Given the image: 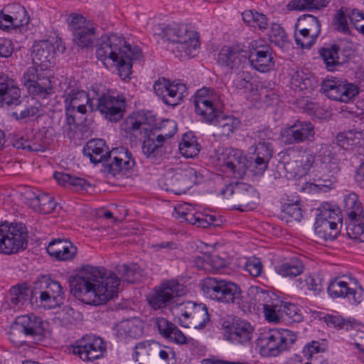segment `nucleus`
Returning a JSON list of instances; mask_svg holds the SVG:
<instances>
[{"instance_id":"obj_24","label":"nucleus","mask_w":364,"mask_h":364,"mask_svg":"<svg viewBox=\"0 0 364 364\" xmlns=\"http://www.w3.org/2000/svg\"><path fill=\"white\" fill-rule=\"evenodd\" d=\"M247 59V53L238 45L223 47L218 56L219 64L231 70L238 69Z\"/></svg>"},{"instance_id":"obj_11","label":"nucleus","mask_w":364,"mask_h":364,"mask_svg":"<svg viewBox=\"0 0 364 364\" xmlns=\"http://www.w3.org/2000/svg\"><path fill=\"white\" fill-rule=\"evenodd\" d=\"M296 338V335L288 329L269 330L260 338L262 350L267 355L277 356L291 348Z\"/></svg>"},{"instance_id":"obj_14","label":"nucleus","mask_w":364,"mask_h":364,"mask_svg":"<svg viewBox=\"0 0 364 364\" xmlns=\"http://www.w3.org/2000/svg\"><path fill=\"white\" fill-rule=\"evenodd\" d=\"M321 86L322 93L328 98L342 102H348L358 93V87L353 84L336 79H326Z\"/></svg>"},{"instance_id":"obj_56","label":"nucleus","mask_w":364,"mask_h":364,"mask_svg":"<svg viewBox=\"0 0 364 364\" xmlns=\"http://www.w3.org/2000/svg\"><path fill=\"white\" fill-rule=\"evenodd\" d=\"M207 262L205 264V271L215 273L225 266V261L217 255H206Z\"/></svg>"},{"instance_id":"obj_40","label":"nucleus","mask_w":364,"mask_h":364,"mask_svg":"<svg viewBox=\"0 0 364 364\" xmlns=\"http://www.w3.org/2000/svg\"><path fill=\"white\" fill-rule=\"evenodd\" d=\"M95 28L91 25L75 31L73 34V41L76 45L82 48H91L95 38Z\"/></svg>"},{"instance_id":"obj_29","label":"nucleus","mask_w":364,"mask_h":364,"mask_svg":"<svg viewBox=\"0 0 364 364\" xmlns=\"http://www.w3.org/2000/svg\"><path fill=\"white\" fill-rule=\"evenodd\" d=\"M143 331L144 323L136 318L122 321L116 326L117 337L125 342L140 338Z\"/></svg>"},{"instance_id":"obj_43","label":"nucleus","mask_w":364,"mask_h":364,"mask_svg":"<svg viewBox=\"0 0 364 364\" xmlns=\"http://www.w3.org/2000/svg\"><path fill=\"white\" fill-rule=\"evenodd\" d=\"M296 28H306V31L312 33V36H319L321 33V22L318 18L311 14H304L301 16L296 23Z\"/></svg>"},{"instance_id":"obj_9","label":"nucleus","mask_w":364,"mask_h":364,"mask_svg":"<svg viewBox=\"0 0 364 364\" xmlns=\"http://www.w3.org/2000/svg\"><path fill=\"white\" fill-rule=\"evenodd\" d=\"M343 211L347 216L346 231L348 237L364 241V210L358 196L350 193L344 197Z\"/></svg>"},{"instance_id":"obj_39","label":"nucleus","mask_w":364,"mask_h":364,"mask_svg":"<svg viewBox=\"0 0 364 364\" xmlns=\"http://www.w3.org/2000/svg\"><path fill=\"white\" fill-rule=\"evenodd\" d=\"M27 90L33 95L38 96L43 99L46 98L48 95H51L53 90L49 75L46 74L44 76H41L33 85L28 86Z\"/></svg>"},{"instance_id":"obj_37","label":"nucleus","mask_w":364,"mask_h":364,"mask_svg":"<svg viewBox=\"0 0 364 364\" xmlns=\"http://www.w3.org/2000/svg\"><path fill=\"white\" fill-rule=\"evenodd\" d=\"M339 51L340 47L336 44L328 48H323L320 50L321 56L329 71H333L336 66L342 64L343 62L340 59Z\"/></svg>"},{"instance_id":"obj_63","label":"nucleus","mask_w":364,"mask_h":364,"mask_svg":"<svg viewBox=\"0 0 364 364\" xmlns=\"http://www.w3.org/2000/svg\"><path fill=\"white\" fill-rule=\"evenodd\" d=\"M196 213L190 208L187 203L179 204L174 208L173 216L176 218H181V221H186L189 223V215H195Z\"/></svg>"},{"instance_id":"obj_46","label":"nucleus","mask_w":364,"mask_h":364,"mask_svg":"<svg viewBox=\"0 0 364 364\" xmlns=\"http://www.w3.org/2000/svg\"><path fill=\"white\" fill-rule=\"evenodd\" d=\"M222 279L218 277H206L201 281L200 287L203 294L208 299L213 300L220 286Z\"/></svg>"},{"instance_id":"obj_34","label":"nucleus","mask_w":364,"mask_h":364,"mask_svg":"<svg viewBox=\"0 0 364 364\" xmlns=\"http://www.w3.org/2000/svg\"><path fill=\"white\" fill-rule=\"evenodd\" d=\"M28 204L33 208L38 210L43 214H50L53 213L56 206L57 203L54 198L47 193H41L38 196L28 197Z\"/></svg>"},{"instance_id":"obj_6","label":"nucleus","mask_w":364,"mask_h":364,"mask_svg":"<svg viewBox=\"0 0 364 364\" xmlns=\"http://www.w3.org/2000/svg\"><path fill=\"white\" fill-rule=\"evenodd\" d=\"M160 36L176 44L175 49L181 58H193L199 50V36L186 26L172 23L162 28Z\"/></svg>"},{"instance_id":"obj_1","label":"nucleus","mask_w":364,"mask_h":364,"mask_svg":"<svg viewBox=\"0 0 364 364\" xmlns=\"http://www.w3.org/2000/svg\"><path fill=\"white\" fill-rule=\"evenodd\" d=\"M119 279L103 267L83 266L70 279L74 296L82 302L94 306L105 304L117 294Z\"/></svg>"},{"instance_id":"obj_42","label":"nucleus","mask_w":364,"mask_h":364,"mask_svg":"<svg viewBox=\"0 0 364 364\" xmlns=\"http://www.w3.org/2000/svg\"><path fill=\"white\" fill-rule=\"evenodd\" d=\"M179 151L186 158H193L198 155L200 151L199 144L192 134L186 133L183 135L179 144Z\"/></svg>"},{"instance_id":"obj_44","label":"nucleus","mask_w":364,"mask_h":364,"mask_svg":"<svg viewBox=\"0 0 364 364\" xmlns=\"http://www.w3.org/2000/svg\"><path fill=\"white\" fill-rule=\"evenodd\" d=\"M244 187L245 186L241 184L240 188L237 189V196H235V200L240 203L238 207L235 208L240 211L253 208L252 205V198L255 193L252 188H245Z\"/></svg>"},{"instance_id":"obj_22","label":"nucleus","mask_w":364,"mask_h":364,"mask_svg":"<svg viewBox=\"0 0 364 364\" xmlns=\"http://www.w3.org/2000/svg\"><path fill=\"white\" fill-rule=\"evenodd\" d=\"M252 43L248 55V63L257 71L265 73L274 67L273 57L269 48L265 45L257 46V43Z\"/></svg>"},{"instance_id":"obj_31","label":"nucleus","mask_w":364,"mask_h":364,"mask_svg":"<svg viewBox=\"0 0 364 364\" xmlns=\"http://www.w3.org/2000/svg\"><path fill=\"white\" fill-rule=\"evenodd\" d=\"M13 331L23 332L26 336H36L41 334L42 326L40 318L33 315H23L16 319Z\"/></svg>"},{"instance_id":"obj_8","label":"nucleus","mask_w":364,"mask_h":364,"mask_svg":"<svg viewBox=\"0 0 364 364\" xmlns=\"http://www.w3.org/2000/svg\"><path fill=\"white\" fill-rule=\"evenodd\" d=\"M28 233L21 223H0V253L13 255L27 248Z\"/></svg>"},{"instance_id":"obj_54","label":"nucleus","mask_w":364,"mask_h":364,"mask_svg":"<svg viewBox=\"0 0 364 364\" xmlns=\"http://www.w3.org/2000/svg\"><path fill=\"white\" fill-rule=\"evenodd\" d=\"M158 355L159 358L155 356L154 364H176V354L171 348L159 346Z\"/></svg>"},{"instance_id":"obj_45","label":"nucleus","mask_w":364,"mask_h":364,"mask_svg":"<svg viewBox=\"0 0 364 364\" xmlns=\"http://www.w3.org/2000/svg\"><path fill=\"white\" fill-rule=\"evenodd\" d=\"M306 28L295 27L294 38L297 46L302 49H309L315 43L318 36H312V33L305 30Z\"/></svg>"},{"instance_id":"obj_25","label":"nucleus","mask_w":364,"mask_h":364,"mask_svg":"<svg viewBox=\"0 0 364 364\" xmlns=\"http://www.w3.org/2000/svg\"><path fill=\"white\" fill-rule=\"evenodd\" d=\"M253 328L250 323L240 318H234L230 325L226 327L227 339L238 343H245L251 340Z\"/></svg>"},{"instance_id":"obj_20","label":"nucleus","mask_w":364,"mask_h":364,"mask_svg":"<svg viewBox=\"0 0 364 364\" xmlns=\"http://www.w3.org/2000/svg\"><path fill=\"white\" fill-rule=\"evenodd\" d=\"M55 46L50 41L36 43L31 53L33 63L42 71L48 70L55 64Z\"/></svg>"},{"instance_id":"obj_30","label":"nucleus","mask_w":364,"mask_h":364,"mask_svg":"<svg viewBox=\"0 0 364 364\" xmlns=\"http://www.w3.org/2000/svg\"><path fill=\"white\" fill-rule=\"evenodd\" d=\"M159 333L164 338L171 340L178 344H186L190 340L173 323L164 318H156L154 322Z\"/></svg>"},{"instance_id":"obj_36","label":"nucleus","mask_w":364,"mask_h":364,"mask_svg":"<svg viewBox=\"0 0 364 364\" xmlns=\"http://www.w3.org/2000/svg\"><path fill=\"white\" fill-rule=\"evenodd\" d=\"M117 271L121 279L128 283L139 282L143 277V270L136 264L119 265Z\"/></svg>"},{"instance_id":"obj_55","label":"nucleus","mask_w":364,"mask_h":364,"mask_svg":"<svg viewBox=\"0 0 364 364\" xmlns=\"http://www.w3.org/2000/svg\"><path fill=\"white\" fill-rule=\"evenodd\" d=\"M319 213L318 214L316 219H321L323 221H339L340 218L336 210L333 209L331 204L325 203L318 209Z\"/></svg>"},{"instance_id":"obj_16","label":"nucleus","mask_w":364,"mask_h":364,"mask_svg":"<svg viewBox=\"0 0 364 364\" xmlns=\"http://www.w3.org/2000/svg\"><path fill=\"white\" fill-rule=\"evenodd\" d=\"M182 286L175 282L170 281L162 284L160 287L154 288L153 292L147 296L150 306L154 309H160L170 304L175 296H180Z\"/></svg>"},{"instance_id":"obj_4","label":"nucleus","mask_w":364,"mask_h":364,"mask_svg":"<svg viewBox=\"0 0 364 364\" xmlns=\"http://www.w3.org/2000/svg\"><path fill=\"white\" fill-rule=\"evenodd\" d=\"M193 104L196 113L214 125V136H229L240 124L237 118L220 114L223 102L220 95L214 89L198 90L193 97Z\"/></svg>"},{"instance_id":"obj_27","label":"nucleus","mask_w":364,"mask_h":364,"mask_svg":"<svg viewBox=\"0 0 364 364\" xmlns=\"http://www.w3.org/2000/svg\"><path fill=\"white\" fill-rule=\"evenodd\" d=\"M218 295L213 301L223 304H235L240 306L242 303V291L239 285L230 281L222 279Z\"/></svg>"},{"instance_id":"obj_60","label":"nucleus","mask_w":364,"mask_h":364,"mask_svg":"<svg viewBox=\"0 0 364 364\" xmlns=\"http://www.w3.org/2000/svg\"><path fill=\"white\" fill-rule=\"evenodd\" d=\"M255 154L269 161L273 155L272 144L266 141L259 142L255 146Z\"/></svg>"},{"instance_id":"obj_10","label":"nucleus","mask_w":364,"mask_h":364,"mask_svg":"<svg viewBox=\"0 0 364 364\" xmlns=\"http://www.w3.org/2000/svg\"><path fill=\"white\" fill-rule=\"evenodd\" d=\"M314 162L315 156L312 154L291 149L282 154L279 164L288 178H299L309 173Z\"/></svg>"},{"instance_id":"obj_32","label":"nucleus","mask_w":364,"mask_h":364,"mask_svg":"<svg viewBox=\"0 0 364 364\" xmlns=\"http://www.w3.org/2000/svg\"><path fill=\"white\" fill-rule=\"evenodd\" d=\"M159 346L154 342L142 341L134 346L133 359L140 361L139 364H154Z\"/></svg>"},{"instance_id":"obj_52","label":"nucleus","mask_w":364,"mask_h":364,"mask_svg":"<svg viewBox=\"0 0 364 364\" xmlns=\"http://www.w3.org/2000/svg\"><path fill=\"white\" fill-rule=\"evenodd\" d=\"M251 76L248 73L240 72L231 75V86L237 90L249 89Z\"/></svg>"},{"instance_id":"obj_41","label":"nucleus","mask_w":364,"mask_h":364,"mask_svg":"<svg viewBox=\"0 0 364 364\" xmlns=\"http://www.w3.org/2000/svg\"><path fill=\"white\" fill-rule=\"evenodd\" d=\"M348 9L346 6L341 7L333 15L331 26L333 28L345 35H349L351 33L349 23L348 22Z\"/></svg>"},{"instance_id":"obj_18","label":"nucleus","mask_w":364,"mask_h":364,"mask_svg":"<svg viewBox=\"0 0 364 364\" xmlns=\"http://www.w3.org/2000/svg\"><path fill=\"white\" fill-rule=\"evenodd\" d=\"M219 165L225 168L235 178H242L246 173V158L241 151L225 149L218 156Z\"/></svg>"},{"instance_id":"obj_33","label":"nucleus","mask_w":364,"mask_h":364,"mask_svg":"<svg viewBox=\"0 0 364 364\" xmlns=\"http://www.w3.org/2000/svg\"><path fill=\"white\" fill-rule=\"evenodd\" d=\"M274 269L282 277H296L304 272V264L299 258L291 257L287 261L278 263Z\"/></svg>"},{"instance_id":"obj_2","label":"nucleus","mask_w":364,"mask_h":364,"mask_svg":"<svg viewBox=\"0 0 364 364\" xmlns=\"http://www.w3.org/2000/svg\"><path fill=\"white\" fill-rule=\"evenodd\" d=\"M122 129L134 140L143 141L142 151L146 158L156 159L164 154L165 139L176 134L177 126L174 121L166 119L161 126V133L157 134L156 130L153 129L142 116H132L125 119Z\"/></svg>"},{"instance_id":"obj_19","label":"nucleus","mask_w":364,"mask_h":364,"mask_svg":"<svg viewBox=\"0 0 364 364\" xmlns=\"http://www.w3.org/2000/svg\"><path fill=\"white\" fill-rule=\"evenodd\" d=\"M318 158L320 164L316 165L315 176L318 177V181L324 183L321 185L330 186L335 179L334 175L339 171L338 160L328 149L321 151Z\"/></svg>"},{"instance_id":"obj_57","label":"nucleus","mask_w":364,"mask_h":364,"mask_svg":"<svg viewBox=\"0 0 364 364\" xmlns=\"http://www.w3.org/2000/svg\"><path fill=\"white\" fill-rule=\"evenodd\" d=\"M47 73H40L39 70L36 66L29 67L24 73L22 81L28 89V86L33 85L41 76H44Z\"/></svg>"},{"instance_id":"obj_26","label":"nucleus","mask_w":364,"mask_h":364,"mask_svg":"<svg viewBox=\"0 0 364 364\" xmlns=\"http://www.w3.org/2000/svg\"><path fill=\"white\" fill-rule=\"evenodd\" d=\"M77 252V247L66 239L53 240L47 247L49 255L58 261L70 260L75 257Z\"/></svg>"},{"instance_id":"obj_28","label":"nucleus","mask_w":364,"mask_h":364,"mask_svg":"<svg viewBox=\"0 0 364 364\" xmlns=\"http://www.w3.org/2000/svg\"><path fill=\"white\" fill-rule=\"evenodd\" d=\"M65 102L67 107L76 110L77 112L85 114L87 113V106L89 107L90 110H93V104L90 99L88 94L82 90L72 89L70 91H66L65 94Z\"/></svg>"},{"instance_id":"obj_51","label":"nucleus","mask_w":364,"mask_h":364,"mask_svg":"<svg viewBox=\"0 0 364 364\" xmlns=\"http://www.w3.org/2000/svg\"><path fill=\"white\" fill-rule=\"evenodd\" d=\"M189 223L198 228H207L213 225L215 218L213 215H205L202 213H196L195 215H189Z\"/></svg>"},{"instance_id":"obj_59","label":"nucleus","mask_w":364,"mask_h":364,"mask_svg":"<svg viewBox=\"0 0 364 364\" xmlns=\"http://www.w3.org/2000/svg\"><path fill=\"white\" fill-rule=\"evenodd\" d=\"M16 12L13 16L14 28H18L27 25L29 22V17L24 7L20 5L14 6Z\"/></svg>"},{"instance_id":"obj_48","label":"nucleus","mask_w":364,"mask_h":364,"mask_svg":"<svg viewBox=\"0 0 364 364\" xmlns=\"http://www.w3.org/2000/svg\"><path fill=\"white\" fill-rule=\"evenodd\" d=\"M28 295V289L26 284H17L9 290L10 301L14 306L22 305Z\"/></svg>"},{"instance_id":"obj_23","label":"nucleus","mask_w":364,"mask_h":364,"mask_svg":"<svg viewBox=\"0 0 364 364\" xmlns=\"http://www.w3.org/2000/svg\"><path fill=\"white\" fill-rule=\"evenodd\" d=\"M21 91L14 80L7 76H0V107H15L19 105Z\"/></svg>"},{"instance_id":"obj_5","label":"nucleus","mask_w":364,"mask_h":364,"mask_svg":"<svg viewBox=\"0 0 364 364\" xmlns=\"http://www.w3.org/2000/svg\"><path fill=\"white\" fill-rule=\"evenodd\" d=\"M84 155L95 164L106 161L109 157L112 161L104 165V171L117 176L125 174L135 166L132 153L124 147L108 151L105 141L101 139L88 141L83 148Z\"/></svg>"},{"instance_id":"obj_62","label":"nucleus","mask_w":364,"mask_h":364,"mask_svg":"<svg viewBox=\"0 0 364 364\" xmlns=\"http://www.w3.org/2000/svg\"><path fill=\"white\" fill-rule=\"evenodd\" d=\"M263 269L262 263L260 259L252 257L249 259L245 264V270L254 277H259Z\"/></svg>"},{"instance_id":"obj_49","label":"nucleus","mask_w":364,"mask_h":364,"mask_svg":"<svg viewBox=\"0 0 364 364\" xmlns=\"http://www.w3.org/2000/svg\"><path fill=\"white\" fill-rule=\"evenodd\" d=\"M361 133L354 130L339 132L336 136L337 144L345 149L359 142Z\"/></svg>"},{"instance_id":"obj_13","label":"nucleus","mask_w":364,"mask_h":364,"mask_svg":"<svg viewBox=\"0 0 364 364\" xmlns=\"http://www.w3.org/2000/svg\"><path fill=\"white\" fill-rule=\"evenodd\" d=\"M34 292L39 293L41 302L48 309L59 306L65 299L61 284L46 277L35 282Z\"/></svg>"},{"instance_id":"obj_17","label":"nucleus","mask_w":364,"mask_h":364,"mask_svg":"<svg viewBox=\"0 0 364 364\" xmlns=\"http://www.w3.org/2000/svg\"><path fill=\"white\" fill-rule=\"evenodd\" d=\"M154 90L165 104L174 107L182 100L186 87L183 84L171 82L162 78L154 83Z\"/></svg>"},{"instance_id":"obj_21","label":"nucleus","mask_w":364,"mask_h":364,"mask_svg":"<svg viewBox=\"0 0 364 364\" xmlns=\"http://www.w3.org/2000/svg\"><path fill=\"white\" fill-rule=\"evenodd\" d=\"M315 134L314 126L307 121H296L282 133L286 144H300L311 140Z\"/></svg>"},{"instance_id":"obj_12","label":"nucleus","mask_w":364,"mask_h":364,"mask_svg":"<svg viewBox=\"0 0 364 364\" xmlns=\"http://www.w3.org/2000/svg\"><path fill=\"white\" fill-rule=\"evenodd\" d=\"M68 350L84 362H93L104 356L106 346L101 338L87 335L77 340Z\"/></svg>"},{"instance_id":"obj_50","label":"nucleus","mask_w":364,"mask_h":364,"mask_svg":"<svg viewBox=\"0 0 364 364\" xmlns=\"http://www.w3.org/2000/svg\"><path fill=\"white\" fill-rule=\"evenodd\" d=\"M269 39L272 43L279 48H283L288 42V38L284 28L277 23H273L271 26Z\"/></svg>"},{"instance_id":"obj_61","label":"nucleus","mask_w":364,"mask_h":364,"mask_svg":"<svg viewBox=\"0 0 364 364\" xmlns=\"http://www.w3.org/2000/svg\"><path fill=\"white\" fill-rule=\"evenodd\" d=\"M282 210L286 216L292 220L299 221L302 218V210L298 203H285Z\"/></svg>"},{"instance_id":"obj_35","label":"nucleus","mask_w":364,"mask_h":364,"mask_svg":"<svg viewBox=\"0 0 364 364\" xmlns=\"http://www.w3.org/2000/svg\"><path fill=\"white\" fill-rule=\"evenodd\" d=\"M315 232L318 238L333 240L339 233L338 223L334 220L322 221L321 219H316Z\"/></svg>"},{"instance_id":"obj_53","label":"nucleus","mask_w":364,"mask_h":364,"mask_svg":"<svg viewBox=\"0 0 364 364\" xmlns=\"http://www.w3.org/2000/svg\"><path fill=\"white\" fill-rule=\"evenodd\" d=\"M287 9L293 11H318L319 9L314 0H291L287 4Z\"/></svg>"},{"instance_id":"obj_38","label":"nucleus","mask_w":364,"mask_h":364,"mask_svg":"<svg viewBox=\"0 0 364 364\" xmlns=\"http://www.w3.org/2000/svg\"><path fill=\"white\" fill-rule=\"evenodd\" d=\"M192 305L191 318L193 321L194 328L196 329H203L210 321V315L208 312V308L204 304H197L196 303H189Z\"/></svg>"},{"instance_id":"obj_58","label":"nucleus","mask_w":364,"mask_h":364,"mask_svg":"<svg viewBox=\"0 0 364 364\" xmlns=\"http://www.w3.org/2000/svg\"><path fill=\"white\" fill-rule=\"evenodd\" d=\"M272 295L269 291L257 289L254 295V300L255 301V305L257 306V308L260 307L264 308L266 306H272Z\"/></svg>"},{"instance_id":"obj_15","label":"nucleus","mask_w":364,"mask_h":364,"mask_svg":"<svg viewBox=\"0 0 364 364\" xmlns=\"http://www.w3.org/2000/svg\"><path fill=\"white\" fill-rule=\"evenodd\" d=\"M97 109L110 122L119 121L126 109V98L122 95H102L97 99Z\"/></svg>"},{"instance_id":"obj_7","label":"nucleus","mask_w":364,"mask_h":364,"mask_svg":"<svg viewBox=\"0 0 364 364\" xmlns=\"http://www.w3.org/2000/svg\"><path fill=\"white\" fill-rule=\"evenodd\" d=\"M201 178V175L190 166L183 168H169L159 179V185L166 191L180 195L198 183Z\"/></svg>"},{"instance_id":"obj_64","label":"nucleus","mask_w":364,"mask_h":364,"mask_svg":"<svg viewBox=\"0 0 364 364\" xmlns=\"http://www.w3.org/2000/svg\"><path fill=\"white\" fill-rule=\"evenodd\" d=\"M323 320L326 325L331 328H344L348 329L349 325L348 321H346L343 318L339 316L326 315L323 317Z\"/></svg>"},{"instance_id":"obj_3","label":"nucleus","mask_w":364,"mask_h":364,"mask_svg":"<svg viewBox=\"0 0 364 364\" xmlns=\"http://www.w3.org/2000/svg\"><path fill=\"white\" fill-rule=\"evenodd\" d=\"M97 58L106 67L109 63L116 66L120 78L123 80L130 79L133 60H138L141 52L138 47L132 48L127 45L124 38L117 34L102 36L97 41Z\"/></svg>"},{"instance_id":"obj_47","label":"nucleus","mask_w":364,"mask_h":364,"mask_svg":"<svg viewBox=\"0 0 364 364\" xmlns=\"http://www.w3.org/2000/svg\"><path fill=\"white\" fill-rule=\"evenodd\" d=\"M350 287L346 282L336 279L328 287V293L332 298L349 297Z\"/></svg>"}]
</instances>
